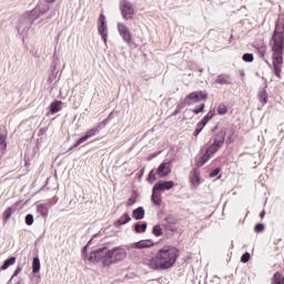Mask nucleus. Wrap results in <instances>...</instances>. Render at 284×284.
<instances>
[{"label": "nucleus", "mask_w": 284, "mask_h": 284, "mask_svg": "<svg viewBox=\"0 0 284 284\" xmlns=\"http://www.w3.org/2000/svg\"><path fill=\"white\" fill-rule=\"evenodd\" d=\"M178 258L179 248L164 246L160 248L155 256L151 257L146 264L151 270H170V267H173L174 263H176Z\"/></svg>", "instance_id": "2"}, {"label": "nucleus", "mask_w": 284, "mask_h": 284, "mask_svg": "<svg viewBox=\"0 0 284 284\" xmlns=\"http://www.w3.org/2000/svg\"><path fill=\"white\" fill-rule=\"evenodd\" d=\"M153 234L154 236H161V234H163V229H161V225H155L153 227Z\"/></svg>", "instance_id": "31"}, {"label": "nucleus", "mask_w": 284, "mask_h": 284, "mask_svg": "<svg viewBox=\"0 0 284 284\" xmlns=\"http://www.w3.org/2000/svg\"><path fill=\"white\" fill-rule=\"evenodd\" d=\"M41 270V261L39 257H33L32 261V272L33 274H37Z\"/></svg>", "instance_id": "21"}, {"label": "nucleus", "mask_w": 284, "mask_h": 284, "mask_svg": "<svg viewBox=\"0 0 284 284\" xmlns=\"http://www.w3.org/2000/svg\"><path fill=\"white\" fill-rule=\"evenodd\" d=\"M6 148H8V143L6 142V134H0V150L2 154L6 152Z\"/></svg>", "instance_id": "26"}, {"label": "nucleus", "mask_w": 284, "mask_h": 284, "mask_svg": "<svg viewBox=\"0 0 284 284\" xmlns=\"http://www.w3.org/2000/svg\"><path fill=\"white\" fill-rule=\"evenodd\" d=\"M116 28H118V32L120 34V37H122L124 43H132V32H130V28H128L125 26V23L123 22H119L116 24Z\"/></svg>", "instance_id": "7"}, {"label": "nucleus", "mask_w": 284, "mask_h": 284, "mask_svg": "<svg viewBox=\"0 0 284 284\" xmlns=\"http://www.w3.org/2000/svg\"><path fill=\"white\" fill-rule=\"evenodd\" d=\"M134 230L136 232V234H143L146 230H148V224L146 223H138L134 226Z\"/></svg>", "instance_id": "22"}, {"label": "nucleus", "mask_w": 284, "mask_h": 284, "mask_svg": "<svg viewBox=\"0 0 284 284\" xmlns=\"http://www.w3.org/2000/svg\"><path fill=\"white\" fill-rule=\"evenodd\" d=\"M270 45L273 52L274 73L281 79V68L283 65V48H284V24L276 23Z\"/></svg>", "instance_id": "3"}, {"label": "nucleus", "mask_w": 284, "mask_h": 284, "mask_svg": "<svg viewBox=\"0 0 284 284\" xmlns=\"http://www.w3.org/2000/svg\"><path fill=\"white\" fill-rule=\"evenodd\" d=\"M257 97L262 105H265V103H267V91L265 90L260 91Z\"/></svg>", "instance_id": "25"}, {"label": "nucleus", "mask_w": 284, "mask_h": 284, "mask_svg": "<svg viewBox=\"0 0 284 284\" xmlns=\"http://www.w3.org/2000/svg\"><path fill=\"white\" fill-rule=\"evenodd\" d=\"M120 10L124 21H130V19H134V7L132 6V2L128 0H121Z\"/></svg>", "instance_id": "4"}, {"label": "nucleus", "mask_w": 284, "mask_h": 284, "mask_svg": "<svg viewBox=\"0 0 284 284\" xmlns=\"http://www.w3.org/2000/svg\"><path fill=\"white\" fill-rule=\"evenodd\" d=\"M19 274H21V266H18V267L16 268V271L13 272L12 277L19 276Z\"/></svg>", "instance_id": "41"}, {"label": "nucleus", "mask_w": 284, "mask_h": 284, "mask_svg": "<svg viewBox=\"0 0 284 284\" xmlns=\"http://www.w3.org/2000/svg\"><path fill=\"white\" fill-rule=\"evenodd\" d=\"M261 219H265V211L260 214Z\"/></svg>", "instance_id": "45"}, {"label": "nucleus", "mask_w": 284, "mask_h": 284, "mask_svg": "<svg viewBox=\"0 0 284 284\" xmlns=\"http://www.w3.org/2000/svg\"><path fill=\"white\" fill-rule=\"evenodd\" d=\"M154 242L152 240H142L138 242V250H145V247H152Z\"/></svg>", "instance_id": "18"}, {"label": "nucleus", "mask_w": 284, "mask_h": 284, "mask_svg": "<svg viewBox=\"0 0 284 284\" xmlns=\"http://www.w3.org/2000/svg\"><path fill=\"white\" fill-rule=\"evenodd\" d=\"M98 132H99V126H94L93 129L89 130L84 136L80 138L77 141V143L74 144V148H77V145H81V143H85L88 139H92V136H95Z\"/></svg>", "instance_id": "10"}, {"label": "nucleus", "mask_w": 284, "mask_h": 284, "mask_svg": "<svg viewBox=\"0 0 284 284\" xmlns=\"http://www.w3.org/2000/svg\"><path fill=\"white\" fill-rule=\"evenodd\" d=\"M136 203V197L132 196L126 202V207H132Z\"/></svg>", "instance_id": "36"}, {"label": "nucleus", "mask_w": 284, "mask_h": 284, "mask_svg": "<svg viewBox=\"0 0 284 284\" xmlns=\"http://www.w3.org/2000/svg\"><path fill=\"white\" fill-rule=\"evenodd\" d=\"M191 183H192V185H194V187H199V185H201V178H199L197 174H194L191 178Z\"/></svg>", "instance_id": "28"}, {"label": "nucleus", "mask_w": 284, "mask_h": 284, "mask_svg": "<svg viewBox=\"0 0 284 284\" xmlns=\"http://www.w3.org/2000/svg\"><path fill=\"white\" fill-rule=\"evenodd\" d=\"M37 212L39 213V214H41V216H48V206L47 205H44V204H39L38 206H37Z\"/></svg>", "instance_id": "23"}, {"label": "nucleus", "mask_w": 284, "mask_h": 284, "mask_svg": "<svg viewBox=\"0 0 284 284\" xmlns=\"http://www.w3.org/2000/svg\"><path fill=\"white\" fill-rule=\"evenodd\" d=\"M125 258H128V252L121 246H115L111 250L102 247L91 252L88 256L90 263H99L101 261L102 265L105 266L112 265L113 263H122Z\"/></svg>", "instance_id": "1"}, {"label": "nucleus", "mask_w": 284, "mask_h": 284, "mask_svg": "<svg viewBox=\"0 0 284 284\" xmlns=\"http://www.w3.org/2000/svg\"><path fill=\"white\" fill-rule=\"evenodd\" d=\"M200 101H207V93L204 91H194L186 95L184 105H194V103H199Z\"/></svg>", "instance_id": "5"}, {"label": "nucleus", "mask_w": 284, "mask_h": 284, "mask_svg": "<svg viewBox=\"0 0 284 284\" xmlns=\"http://www.w3.org/2000/svg\"><path fill=\"white\" fill-rule=\"evenodd\" d=\"M61 101H54L50 104V114H57V112H61Z\"/></svg>", "instance_id": "15"}, {"label": "nucleus", "mask_w": 284, "mask_h": 284, "mask_svg": "<svg viewBox=\"0 0 284 284\" xmlns=\"http://www.w3.org/2000/svg\"><path fill=\"white\" fill-rule=\"evenodd\" d=\"M215 83L217 85H231L232 84V78H230L229 74H220L215 79Z\"/></svg>", "instance_id": "11"}, {"label": "nucleus", "mask_w": 284, "mask_h": 284, "mask_svg": "<svg viewBox=\"0 0 284 284\" xmlns=\"http://www.w3.org/2000/svg\"><path fill=\"white\" fill-rule=\"evenodd\" d=\"M221 172V169H215L213 172L210 173L211 179H214V176H219V173Z\"/></svg>", "instance_id": "40"}, {"label": "nucleus", "mask_w": 284, "mask_h": 284, "mask_svg": "<svg viewBox=\"0 0 284 284\" xmlns=\"http://www.w3.org/2000/svg\"><path fill=\"white\" fill-rule=\"evenodd\" d=\"M132 219L128 213H124L116 222L115 226L119 227L120 225H125V223H130Z\"/></svg>", "instance_id": "16"}, {"label": "nucleus", "mask_w": 284, "mask_h": 284, "mask_svg": "<svg viewBox=\"0 0 284 284\" xmlns=\"http://www.w3.org/2000/svg\"><path fill=\"white\" fill-rule=\"evenodd\" d=\"M210 122V120L206 118V116H204L201 121H200V123L202 124V125H207V123Z\"/></svg>", "instance_id": "42"}, {"label": "nucleus", "mask_w": 284, "mask_h": 284, "mask_svg": "<svg viewBox=\"0 0 284 284\" xmlns=\"http://www.w3.org/2000/svg\"><path fill=\"white\" fill-rule=\"evenodd\" d=\"M172 187H174L173 181L158 182L153 186V189L156 190L158 192H165V190H172Z\"/></svg>", "instance_id": "8"}, {"label": "nucleus", "mask_w": 284, "mask_h": 284, "mask_svg": "<svg viewBox=\"0 0 284 284\" xmlns=\"http://www.w3.org/2000/svg\"><path fill=\"white\" fill-rule=\"evenodd\" d=\"M250 261V253H244L241 257L242 263H247Z\"/></svg>", "instance_id": "39"}, {"label": "nucleus", "mask_w": 284, "mask_h": 284, "mask_svg": "<svg viewBox=\"0 0 284 284\" xmlns=\"http://www.w3.org/2000/svg\"><path fill=\"white\" fill-rule=\"evenodd\" d=\"M210 156H212L209 152L205 153L197 160V168H203V165L210 161Z\"/></svg>", "instance_id": "20"}, {"label": "nucleus", "mask_w": 284, "mask_h": 284, "mask_svg": "<svg viewBox=\"0 0 284 284\" xmlns=\"http://www.w3.org/2000/svg\"><path fill=\"white\" fill-rule=\"evenodd\" d=\"M12 216V207L9 206L6 209V211L2 213V221L3 223H8V220Z\"/></svg>", "instance_id": "24"}, {"label": "nucleus", "mask_w": 284, "mask_h": 284, "mask_svg": "<svg viewBox=\"0 0 284 284\" xmlns=\"http://www.w3.org/2000/svg\"><path fill=\"white\" fill-rule=\"evenodd\" d=\"M32 223H34V216L32 214H28L26 216V224L27 225H32Z\"/></svg>", "instance_id": "35"}, {"label": "nucleus", "mask_w": 284, "mask_h": 284, "mask_svg": "<svg viewBox=\"0 0 284 284\" xmlns=\"http://www.w3.org/2000/svg\"><path fill=\"white\" fill-rule=\"evenodd\" d=\"M85 250H88V246L84 247V252H85Z\"/></svg>", "instance_id": "47"}, {"label": "nucleus", "mask_w": 284, "mask_h": 284, "mask_svg": "<svg viewBox=\"0 0 284 284\" xmlns=\"http://www.w3.org/2000/svg\"><path fill=\"white\" fill-rule=\"evenodd\" d=\"M273 284H284V276L276 272L273 277Z\"/></svg>", "instance_id": "27"}, {"label": "nucleus", "mask_w": 284, "mask_h": 284, "mask_svg": "<svg viewBox=\"0 0 284 284\" xmlns=\"http://www.w3.org/2000/svg\"><path fill=\"white\" fill-rule=\"evenodd\" d=\"M14 263H17V257L12 256L9 257L8 260H6L3 262V264L0 266V272L3 270H8V267H10V265H14Z\"/></svg>", "instance_id": "17"}, {"label": "nucleus", "mask_w": 284, "mask_h": 284, "mask_svg": "<svg viewBox=\"0 0 284 284\" xmlns=\"http://www.w3.org/2000/svg\"><path fill=\"white\" fill-rule=\"evenodd\" d=\"M203 110H205V104H201L200 108H196V109H186L184 111V116L183 119H192V114H201V112H203Z\"/></svg>", "instance_id": "12"}, {"label": "nucleus", "mask_w": 284, "mask_h": 284, "mask_svg": "<svg viewBox=\"0 0 284 284\" xmlns=\"http://www.w3.org/2000/svg\"><path fill=\"white\" fill-rule=\"evenodd\" d=\"M203 128H205L204 126V124H202L201 122H199L197 123V126H196V129H195V136H199V134H201V132H203Z\"/></svg>", "instance_id": "34"}, {"label": "nucleus", "mask_w": 284, "mask_h": 284, "mask_svg": "<svg viewBox=\"0 0 284 284\" xmlns=\"http://www.w3.org/2000/svg\"><path fill=\"white\" fill-rule=\"evenodd\" d=\"M224 143H225V132L221 131L220 138H215L212 144L215 145V148L221 150Z\"/></svg>", "instance_id": "13"}, {"label": "nucleus", "mask_w": 284, "mask_h": 284, "mask_svg": "<svg viewBox=\"0 0 284 284\" xmlns=\"http://www.w3.org/2000/svg\"><path fill=\"white\" fill-rule=\"evenodd\" d=\"M217 113L221 115L227 114V106L225 104H220L217 106Z\"/></svg>", "instance_id": "29"}, {"label": "nucleus", "mask_w": 284, "mask_h": 284, "mask_svg": "<svg viewBox=\"0 0 284 284\" xmlns=\"http://www.w3.org/2000/svg\"><path fill=\"white\" fill-rule=\"evenodd\" d=\"M159 191L154 190L152 191V196H151V201L152 203H154L155 205H161L162 201H161V194L158 193Z\"/></svg>", "instance_id": "19"}, {"label": "nucleus", "mask_w": 284, "mask_h": 284, "mask_svg": "<svg viewBox=\"0 0 284 284\" xmlns=\"http://www.w3.org/2000/svg\"><path fill=\"white\" fill-rule=\"evenodd\" d=\"M126 250H139V242H133L125 245Z\"/></svg>", "instance_id": "33"}, {"label": "nucleus", "mask_w": 284, "mask_h": 284, "mask_svg": "<svg viewBox=\"0 0 284 284\" xmlns=\"http://www.w3.org/2000/svg\"><path fill=\"white\" fill-rule=\"evenodd\" d=\"M149 181L151 183H154V181H156V174L154 173V170H152L150 173H149Z\"/></svg>", "instance_id": "37"}, {"label": "nucleus", "mask_w": 284, "mask_h": 284, "mask_svg": "<svg viewBox=\"0 0 284 284\" xmlns=\"http://www.w3.org/2000/svg\"><path fill=\"white\" fill-rule=\"evenodd\" d=\"M205 116L210 121L214 116V112L210 111Z\"/></svg>", "instance_id": "43"}, {"label": "nucleus", "mask_w": 284, "mask_h": 284, "mask_svg": "<svg viewBox=\"0 0 284 284\" xmlns=\"http://www.w3.org/2000/svg\"><path fill=\"white\" fill-rule=\"evenodd\" d=\"M226 143H234V139L229 138L227 141H226Z\"/></svg>", "instance_id": "44"}, {"label": "nucleus", "mask_w": 284, "mask_h": 284, "mask_svg": "<svg viewBox=\"0 0 284 284\" xmlns=\"http://www.w3.org/2000/svg\"><path fill=\"white\" fill-rule=\"evenodd\" d=\"M47 3H54L55 0H45Z\"/></svg>", "instance_id": "46"}, {"label": "nucleus", "mask_w": 284, "mask_h": 284, "mask_svg": "<svg viewBox=\"0 0 284 284\" xmlns=\"http://www.w3.org/2000/svg\"><path fill=\"white\" fill-rule=\"evenodd\" d=\"M219 150H220V149H217V146L211 144V145L206 149V152L212 155V154H216V152H219Z\"/></svg>", "instance_id": "32"}, {"label": "nucleus", "mask_w": 284, "mask_h": 284, "mask_svg": "<svg viewBox=\"0 0 284 284\" xmlns=\"http://www.w3.org/2000/svg\"><path fill=\"white\" fill-rule=\"evenodd\" d=\"M243 61H245L246 63H252V61H254V55L252 53H245L243 55Z\"/></svg>", "instance_id": "30"}, {"label": "nucleus", "mask_w": 284, "mask_h": 284, "mask_svg": "<svg viewBox=\"0 0 284 284\" xmlns=\"http://www.w3.org/2000/svg\"><path fill=\"white\" fill-rule=\"evenodd\" d=\"M98 32L104 43H108V24L105 22V16L103 13H101L98 19Z\"/></svg>", "instance_id": "6"}, {"label": "nucleus", "mask_w": 284, "mask_h": 284, "mask_svg": "<svg viewBox=\"0 0 284 284\" xmlns=\"http://www.w3.org/2000/svg\"><path fill=\"white\" fill-rule=\"evenodd\" d=\"M172 172V169L170 168V163L169 162H163L162 164H160V166L158 168L156 174L163 179L165 176H168V174H170Z\"/></svg>", "instance_id": "9"}, {"label": "nucleus", "mask_w": 284, "mask_h": 284, "mask_svg": "<svg viewBox=\"0 0 284 284\" xmlns=\"http://www.w3.org/2000/svg\"><path fill=\"white\" fill-rule=\"evenodd\" d=\"M133 219H135V221H143V219H145V210L141 206L133 210Z\"/></svg>", "instance_id": "14"}, {"label": "nucleus", "mask_w": 284, "mask_h": 284, "mask_svg": "<svg viewBox=\"0 0 284 284\" xmlns=\"http://www.w3.org/2000/svg\"><path fill=\"white\" fill-rule=\"evenodd\" d=\"M254 230L258 234L260 232H263V230H265V225L264 224H256Z\"/></svg>", "instance_id": "38"}]
</instances>
